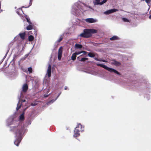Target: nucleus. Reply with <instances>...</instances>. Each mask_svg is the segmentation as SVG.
<instances>
[{"mask_svg":"<svg viewBox=\"0 0 151 151\" xmlns=\"http://www.w3.org/2000/svg\"><path fill=\"white\" fill-rule=\"evenodd\" d=\"M87 6L84 3L78 1L75 3L72 6L71 13L76 16H79L87 10Z\"/></svg>","mask_w":151,"mask_h":151,"instance_id":"nucleus-1","label":"nucleus"},{"mask_svg":"<svg viewBox=\"0 0 151 151\" xmlns=\"http://www.w3.org/2000/svg\"><path fill=\"white\" fill-rule=\"evenodd\" d=\"M97 32V30L94 29H85L83 32L80 34V36L81 37L88 38L92 36V34H95Z\"/></svg>","mask_w":151,"mask_h":151,"instance_id":"nucleus-2","label":"nucleus"},{"mask_svg":"<svg viewBox=\"0 0 151 151\" xmlns=\"http://www.w3.org/2000/svg\"><path fill=\"white\" fill-rule=\"evenodd\" d=\"M11 131L15 132V133L17 137H20L23 132L24 128L22 126L18 125L17 127L12 126L11 127Z\"/></svg>","mask_w":151,"mask_h":151,"instance_id":"nucleus-3","label":"nucleus"},{"mask_svg":"<svg viewBox=\"0 0 151 151\" xmlns=\"http://www.w3.org/2000/svg\"><path fill=\"white\" fill-rule=\"evenodd\" d=\"M96 65L97 66H100L101 67H102L103 68H104L106 70H107L110 72H114V73L117 74L119 75H121L116 70L112 68L108 67L105 65L100 63H97L96 64Z\"/></svg>","mask_w":151,"mask_h":151,"instance_id":"nucleus-4","label":"nucleus"},{"mask_svg":"<svg viewBox=\"0 0 151 151\" xmlns=\"http://www.w3.org/2000/svg\"><path fill=\"white\" fill-rule=\"evenodd\" d=\"M80 128H81L82 125L79 124L77 125L75 129L74 130V134L73 135L74 137H77L79 136L80 135L79 132L81 130L79 129Z\"/></svg>","mask_w":151,"mask_h":151,"instance_id":"nucleus-5","label":"nucleus"},{"mask_svg":"<svg viewBox=\"0 0 151 151\" xmlns=\"http://www.w3.org/2000/svg\"><path fill=\"white\" fill-rule=\"evenodd\" d=\"M49 86H47L44 90L43 92L45 93L43 96L44 98L47 97L51 94V93H48L50 90V87Z\"/></svg>","mask_w":151,"mask_h":151,"instance_id":"nucleus-6","label":"nucleus"},{"mask_svg":"<svg viewBox=\"0 0 151 151\" xmlns=\"http://www.w3.org/2000/svg\"><path fill=\"white\" fill-rule=\"evenodd\" d=\"M118 10L117 9H114L108 10L104 12V14L106 15H109L112 13L118 11Z\"/></svg>","mask_w":151,"mask_h":151,"instance_id":"nucleus-7","label":"nucleus"},{"mask_svg":"<svg viewBox=\"0 0 151 151\" xmlns=\"http://www.w3.org/2000/svg\"><path fill=\"white\" fill-rule=\"evenodd\" d=\"M85 21L88 23H93L97 22V20L96 19H94L93 18H88L85 19Z\"/></svg>","mask_w":151,"mask_h":151,"instance_id":"nucleus-8","label":"nucleus"},{"mask_svg":"<svg viewBox=\"0 0 151 151\" xmlns=\"http://www.w3.org/2000/svg\"><path fill=\"white\" fill-rule=\"evenodd\" d=\"M62 49V47H60L58 50V59L59 60H61V58L62 57L63 51Z\"/></svg>","mask_w":151,"mask_h":151,"instance_id":"nucleus-9","label":"nucleus"},{"mask_svg":"<svg viewBox=\"0 0 151 151\" xmlns=\"http://www.w3.org/2000/svg\"><path fill=\"white\" fill-rule=\"evenodd\" d=\"M111 64L117 66H120L121 65V63L120 62L116 61L114 59H113L112 60L111 62Z\"/></svg>","mask_w":151,"mask_h":151,"instance_id":"nucleus-10","label":"nucleus"},{"mask_svg":"<svg viewBox=\"0 0 151 151\" xmlns=\"http://www.w3.org/2000/svg\"><path fill=\"white\" fill-rule=\"evenodd\" d=\"M51 65L50 64H49L47 73L48 77H50L51 76Z\"/></svg>","mask_w":151,"mask_h":151,"instance_id":"nucleus-11","label":"nucleus"},{"mask_svg":"<svg viewBox=\"0 0 151 151\" xmlns=\"http://www.w3.org/2000/svg\"><path fill=\"white\" fill-rule=\"evenodd\" d=\"M63 36V34L61 35H60L59 39L55 42V45H57L58 44V43L62 40Z\"/></svg>","mask_w":151,"mask_h":151,"instance_id":"nucleus-12","label":"nucleus"},{"mask_svg":"<svg viewBox=\"0 0 151 151\" xmlns=\"http://www.w3.org/2000/svg\"><path fill=\"white\" fill-rule=\"evenodd\" d=\"M33 24L32 23L29 24V25L26 27V29L27 30H29L33 29Z\"/></svg>","mask_w":151,"mask_h":151,"instance_id":"nucleus-13","label":"nucleus"},{"mask_svg":"<svg viewBox=\"0 0 151 151\" xmlns=\"http://www.w3.org/2000/svg\"><path fill=\"white\" fill-rule=\"evenodd\" d=\"M18 35L22 39L24 40L25 39L26 34L25 32H24L22 33H19V34Z\"/></svg>","mask_w":151,"mask_h":151,"instance_id":"nucleus-14","label":"nucleus"},{"mask_svg":"<svg viewBox=\"0 0 151 151\" xmlns=\"http://www.w3.org/2000/svg\"><path fill=\"white\" fill-rule=\"evenodd\" d=\"M21 139L20 138H17L14 142V144L17 146H18L21 142Z\"/></svg>","mask_w":151,"mask_h":151,"instance_id":"nucleus-15","label":"nucleus"},{"mask_svg":"<svg viewBox=\"0 0 151 151\" xmlns=\"http://www.w3.org/2000/svg\"><path fill=\"white\" fill-rule=\"evenodd\" d=\"M17 74L16 71L13 72L11 73L10 74V77L12 78H14L17 76Z\"/></svg>","mask_w":151,"mask_h":151,"instance_id":"nucleus-16","label":"nucleus"},{"mask_svg":"<svg viewBox=\"0 0 151 151\" xmlns=\"http://www.w3.org/2000/svg\"><path fill=\"white\" fill-rule=\"evenodd\" d=\"M82 47V45L81 44L76 43L75 45V47L76 49H81Z\"/></svg>","mask_w":151,"mask_h":151,"instance_id":"nucleus-17","label":"nucleus"},{"mask_svg":"<svg viewBox=\"0 0 151 151\" xmlns=\"http://www.w3.org/2000/svg\"><path fill=\"white\" fill-rule=\"evenodd\" d=\"M96 53H92L91 52H89L88 54V55L91 58H94L95 55H97Z\"/></svg>","mask_w":151,"mask_h":151,"instance_id":"nucleus-18","label":"nucleus"},{"mask_svg":"<svg viewBox=\"0 0 151 151\" xmlns=\"http://www.w3.org/2000/svg\"><path fill=\"white\" fill-rule=\"evenodd\" d=\"M100 0H95V1H93V3L94 5H101V2H100Z\"/></svg>","mask_w":151,"mask_h":151,"instance_id":"nucleus-19","label":"nucleus"},{"mask_svg":"<svg viewBox=\"0 0 151 151\" xmlns=\"http://www.w3.org/2000/svg\"><path fill=\"white\" fill-rule=\"evenodd\" d=\"M28 89V86H23L22 91L24 92H26Z\"/></svg>","mask_w":151,"mask_h":151,"instance_id":"nucleus-20","label":"nucleus"},{"mask_svg":"<svg viewBox=\"0 0 151 151\" xmlns=\"http://www.w3.org/2000/svg\"><path fill=\"white\" fill-rule=\"evenodd\" d=\"M77 59L78 60L81 62H84L86 60H87L88 59V58H81L80 59L79 58V57H77Z\"/></svg>","mask_w":151,"mask_h":151,"instance_id":"nucleus-21","label":"nucleus"},{"mask_svg":"<svg viewBox=\"0 0 151 151\" xmlns=\"http://www.w3.org/2000/svg\"><path fill=\"white\" fill-rule=\"evenodd\" d=\"M119 37L116 36H114L111 37L110 38V40H118Z\"/></svg>","mask_w":151,"mask_h":151,"instance_id":"nucleus-22","label":"nucleus"},{"mask_svg":"<svg viewBox=\"0 0 151 151\" xmlns=\"http://www.w3.org/2000/svg\"><path fill=\"white\" fill-rule=\"evenodd\" d=\"M22 105V104L20 103V101L17 104V106L16 108V110L17 111L19 109L21 108Z\"/></svg>","mask_w":151,"mask_h":151,"instance_id":"nucleus-23","label":"nucleus"},{"mask_svg":"<svg viewBox=\"0 0 151 151\" xmlns=\"http://www.w3.org/2000/svg\"><path fill=\"white\" fill-rule=\"evenodd\" d=\"M34 39L33 36L32 35H30L28 36V39L29 41L31 42Z\"/></svg>","mask_w":151,"mask_h":151,"instance_id":"nucleus-24","label":"nucleus"},{"mask_svg":"<svg viewBox=\"0 0 151 151\" xmlns=\"http://www.w3.org/2000/svg\"><path fill=\"white\" fill-rule=\"evenodd\" d=\"M19 119L20 120L23 121L24 120V113L20 115L19 116Z\"/></svg>","mask_w":151,"mask_h":151,"instance_id":"nucleus-25","label":"nucleus"},{"mask_svg":"<svg viewBox=\"0 0 151 151\" xmlns=\"http://www.w3.org/2000/svg\"><path fill=\"white\" fill-rule=\"evenodd\" d=\"M76 57V55H75V54L74 53L72 54V55L71 57V59L73 60H75Z\"/></svg>","mask_w":151,"mask_h":151,"instance_id":"nucleus-26","label":"nucleus"},{"mask_svg":"<svg viewBox=\"0 0 151 151\" xmlns=\"http://www.w3.org/2000/svg\"><path fill=\"white\" fill-rule=\"evenodd\" d=\"M32 0H29V4L28 6H26V7H25V6H23L22 7V8H29L30 6L32 5Z\"/></svg>","mask_w":151,"mask_h":151,"instance_id":"nucleus-27","label":"nucleus"},{"mask_svg":"<svg viewBox=\"0 0 151 151\" xmlns=\"http://www.w3.org/2000/svg\"><path fill=\"white\" fill-rule=\"evenodd\" d=\"M21 12L23 13L22 10L21 9H19L17 10L16 12L18 15H20Z\"/></svg>","mask_w":151,"mask_h":151,"instance_id":"nucleus-28","label":"nucleus"},{"mask_svg":"<svg viewBox=\"0 0 151 151\" xmlns=\"http://www.w3.org/2000/svg\"><path fill=\"white\" fill-rule=\"evenodd\" d=\"M25 18L27 20V21L28 23L29 24L32 23L30 22V19L28 16L27 15H25Z\"/></svg>","mask_w":151,"mask_h":151,"instance_id":"nucleus-29","label":"nucleus"},{"mask_svg":"<svg viewBox=\"0 0 151 151\" xmlns=\"http://www.w3.org/2000/svg\"><path fill=\"white\" fill-rule=\"evenodd\" d=\"M122 19L123 21L124 22H130V20L126 18L122 17Z\"/></svg>","mask_w":151,"mask_h":151,"instance_id":"nucleus-30","label":"nucleus"},{"mask_svg":"<svg viewBox=\"0 0 151 151\" xmlns=\"http://www.w3.org/2000/svg\"><path fill=\"white\" fill-rule=\"evenodd\" d=\"M28 70L29 72V73H31L32 72V67H30L28 68Z\"/></svg>","mask_w":151,"mask_h":151,"instance_id":"nucleus-31","label":"nucleus"},{"mask_svg":"<svg viewBox=\"0 0 151 151\" xmlns=\"http://www.w3.org/2000/svg\"><path fill=\"white\" fill-rule=\"evenodd\" d=\"M107 0H103L101 2L100 5H101L104 4L105 3Z\"/></svg>","mask_w":151,"mask_h":151,"instance_id":"nucleus-32","label":"nucleus"},{"mask_svg":"<svg viewBox=\"0 0 151 151\" xmlns=\"http://www.w3.org/2000/svg\"><path fill=\"white\" fill-rule=\"evenodd\" d=\"M81 53V51L80 52H76L74 53L75 55H79Z\"/></svg>","mask_w":151,"mask_h":151,"instance_id":"nucleus-33","label":"nucleus"},{"mask_svg":"<svg viewBox=\"0 0 151 151\" xmlns=\"http://www.w3.org/2000/svg\"><path fill=\"white\" fill-rule=\"evenodd\" d=\"M8 51H9V50H8L7 51V52H6L5 55L4 56V58H3L2 59L3 60L5 59V58H6V55H7V53H8Z\"/></svg>","mask_w":151,"mask_h":151,"instance_id":"nucleus-34","label":"nucleus"},{"mask_svg":"<svg viewBox=\"0 0 151 151\" xmlns=\"http://www.w3.org/2000/svg\"><path fill=\"white\" fill-rule=\"evenodd\" d=\"M151 1V0H145L146 2L148 4Z\"/></svg>","mask_w":151,"mask_h":151,"instance_id":"nucleus-35","label":"nucleus"},{"mask_svg":"<svg viewBox=\"0 0 151 151\" xmlns=\"http://www.w3.org/2000/svg\"><path fill=\"white\" fill-rule=\"evenodd\" d=\"M81 53H83L85 54H86L88 53V52H87L85 51H81Z\"/></svg>","mask_w":151,"mask_h":151,"instance_id":"nucleus-36","label":"nucleus"},{"mask_svg":"<svg viewBox=\"0 0 151 151\" xmlns=\"http://www.w3.org/2000/svg\"><path fill=\"white\" fill-rule=\"evenodd\" d=\"M26 101V100L25 99L23 100H22L21 103L22 102H25Z\"/></svg>","mask_w":151,"mask_h":151,"instance_id":"nucleus-37","label":"nucleus"},{"mask_svg":"<svg viewBox=\"0 0 151 151\" xmlns=\"http://www.w3.org/2000/svg\"><path fill=\"white\" fill-rule=\"evenodd\" d=\"M94 59L96 61H98V59L97 58H95Z\"/></svg>","mask_w":151,"mask_h":151,"instance_id":"nucleus-38","label":"nucleus"},{"mask_svg":"<svg viewBox=\"0 0 151 151\" xmlns=\"http://www.w3.org/2000/svg\"><path fill=\"white\" fill-rule=\"evenodd\" d=\"M61 93V92L60 93H59V94H58V95L57 96L56 99H57L59 97V96L60 95V94Z\"/></svg>","mask_w":151,"mask_h":151,"instance_id":"nucleus-39","label":"nucleus"},{"mask_svg":"<svg viewBox=\"0 0 151 151\" xmlns=\"http://www.w3.org/2000/svg\"><path fill=\"white\" fill-rule=\"evenodd\" d=\"M102 61L104 62H107V61L106 60H103V59H102Z\"/></svg>","mask_w":151,"mask_h":151,"instance_id":"nucleus-40","label":"nucleus"},{"mask_svg":"<svg viewBox=\"0 0 151 151\" xmlns=\"http://www.w3.org/2000/svg\"><path fill=\"white\" fill-rule=\"evenodd\" d=\"M98 60H98V61H102V59H98Z\"/></svg>","mask_w":151,"mask_h":151,"instance_id":"nucleus-41","label":"nucleus"},{"mask_svg":"<svg viewBox=\"0 0 151 151\" xmlns=\"http://www.w3.org/2000/svg\"><path fill=\"white\" fill-rule=\"evenodd\" d=\"M35 105H36V104H32V103L31 104V105H32V106H34Z\"/></svg>","mask_w":151,"mask_h":151,"instance_id":"nucleus-42","label":"nucleus"},{"mask_svg":"<svg viewBox=\"0 0 151 151\" xmlns=\"http://www.w3.org/2000/svg\"><path fill=\"white\" fill-rule=\"evenodd\" d=\"M149 18L150 19H151V15H150L149 17Z\"/></svg>","mask_w":151,"mask_h":151,"instance_id":"nucleus-43","label":"nucleus"},{"mask_svg":"<svg viewBox=\"0 0 151 151\" xmlns=\"http://www.w3.org/2000/svg\"><path fill=\"white\" fill-rule=\"evenodd\" d=\"M23 85H27V83L24 84H23Z\"/></svg>","mask_w":151,"mask_h":151,"instance_id":"nucleus-44","label":"nucleus"},{"mask_svg":"<svg viewBox=\"0 0 151 151\" xmlns=\"http://www.w3.org/2000/svg\"><path fill=\"white\" fill-rule=\"evenodd\" d=\"M67 88V87H66V86H65V89H66Z\"/></svg>","mask_w":151,"mask_h":151,"instance_id":"nucleus-45","label":"nucleus"}]
</instances>
